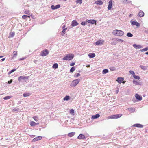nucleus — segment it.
I'll list each match as a JSON object with an SVG mask.
<instances>
[{"mask_svg":"<svg viewBox=\"0 0 148 148\" xmlns=\"http://www.w3.org/2000/svg\"><path fill=\"white\" fill-rule=\"evenodd\" d=\"M112 34L115 36H121L124 35V32L122 30L115 29L113 31Z\"/></svg>","mask_w":148,"mask_h":148,"instance_id":"f257e3e1","label":"nucleus"},{"mask_svg":"<svg viewBox=\"0 0 148 148\" xmlns=\"http://www.w3.org/2000/svg\"><path fill=\"white\" fill-rule=\"evenodd\" d=\"M73 54H68L66 56L64 57L63 58V60H70L73 58Z\"/></svg>","mask_w":148,"mask_h":148,"instance_id":"f03ea898","label":"nucleus"},{"mask_svg":"<svg viewBox=\"0 0 148 148\" xmlns=\"http://www.w3.org/2000/svg\"><path fill=\"white\" fill-rule=\"evenodd\" d=\"M122 115L121 114H119L116 115H113L109 116L107 117L108 119H117L121 117Z\"/></svg>","mask_w":148,"mask_h":148,"instance_id":"7ed1b4c3","label":"nucleus"},{"mask_svg":"<svg viewBox=\"0 0 148 148\" xmlns=\"http://www.w3.org/2000/svg\"><path fill=\"white\" fill-rule=\"evenodd\" d=\"M28 79V77L20 76L18 78V80L21 82H24V81L27 80Z\"/></svg>","mask_w":148,"mask_h":148,"instance_id":"20e7f679","label":"nucleus"},{"mask_svg":"<svg viewBox=\"0 0 148 148\" xmlns=\"http://www.w3.org/2000/svg\"><path fill=\"white\" fill-rule=\"evenodd\" d=\"M49 51L47 49L43 50L41 52L40 55L42 56H45L49 54Z\"/></svg>","mask_w":148,"mask_h":148,"instance_id":"39448f33","label":"nucleus"},{"mask_svg":"<svg viewBox=\"0 0 148 148\" xmlns=\"http://www.w3.org/2000/svg\"><path fill=\"white\" fill-rule=\"evenodd\" d=\"M104 42L103 40H100L95 42V44L97 45H102Z\"/></svg>","mask_w":148,"mask_h":148,"instance_id":"423d86ee","label":"nucleus"},{"mask_svg":"<svg viewBox=\"0 0 148 148\" xmlns=\"http://www.w3.org/2000/svg\"><path fill=\"white\" fill-rule=\"evenodd\" d=\"M42 139V137L40 136H38L34 138L32 140V142H34L40 140Z\"/></svg>","mask_w":148,"mask_h":148,"instance_id":"0eeeda50","label":"nucleus"},{"mask_svg":"<svg viewBox=\"0 0 148 148\" xmlns=\"http://www.w3.org/2000/svg\"><path fill=\"white\" fill-rule=\"evenodd\" d=\"M60 7V5L59 4L55 6L53 5L51 6V8L52 10H55L59 8Z\"/></svg>","mask_w":148,"mask_h":148,"instance_id":"6e6552de","label":"nucleus"},{"mask_svg":"<svg viewBox=\"0 0 148 148\" xmlns=\"http://www.w3.org/2000/svg\"><path fill=\"white\" fill-rule=\"evenodd\" d=\"M87 22L88 23H90L92 24H95L96 25V21L95 20H88Z\"/></svg>","mask_w":148,"mask_h":148,"instance_id":"1a4fd4ad","label":"nucleus"},{"mask_svg":"<svg viewBox=\"0 0 148 148\" xmlns=\"http://www.w3.org/2000/svg\"><path fill=\"white\" fill-rule=\"evenodd\" d=\"M103 3L101 0H97L96 1L95 3V4H96L97 5H102Z\"/></svg>","mask_w":148,"mask_h":148,"instance_id":"9d476101","label":"nucleus"},{"mask_svg":"<svg viewBox=\"0 0 148 148\" xmlns=\"http://www.w3.org/2000/svg\"><path fill=\"white\" fill-rule=\"evenodd\" d=\"M78 138L79 139H85L86 137L84 135L81 134L78 136Z\"/></svg>","mask_w":148,"mask_h":148,"instance_id":"9b49d317","label":"nucleus"},{"mask_svg":"<svg viewBox=\"0 0 148 148\" xmlns=\"http://www.w3.org/2000/svg\"><path fill=\"white\" fill-rule=\"evenodd\" d=\"M131 23L132 25H136L138 27H139L140 25V24L137 21H131Z\"/></svg>","mask_w":148,"mask_h":148,"instance_id":"f8f14e48","label":"nucleus"},{"mask_svg":"<svg viewBox=\"0 0 148 148\" xmlns=\"http://www.w3.org/2000/svg\"><path fill=\"white\" fill-rule=\"evenodd\" d=\"M133 46L136 49H139L143 48V47L142 46L136 44H133Z\"/></svg>","mask_w":148,"mask_h":148,"instance_id":"ddd939ff","label":"nucleus"},{"mask_svg":"<svg viewBox=\"0 0 148 148\" xmlns=\"http://www.w3.org/2000/svg\"><path fill=\"white\" fill-rule=\"evenodd\" d=\"M39 123H36L33 121H31L30 123V125L31 126H34L39 124Z\"/></svg>","mask_w":148,"mask_h":148,"instance_id":"4468645a","label":"nucleus"},{"mask_svg":"<svg viewBox=\"0 0 148 148\" xmlns=\"http://www.w3.org/2000/svg\"><path fill=\"white\" fill-rule=\"evenodd\" d=\"M112 1L110 0L109 2V5L108 7V10H110L112 5Z\"/></svg>","mask_w":148,"mask_h":148,"instance_id":"2eb2a0df","label":"nucleus"},{"mask_svg":"<svg viewBox=\"0 0 148 148\" xmlns=\"http://www.w3.org/2000/svg\"><path fill=\"white\" fill-rule=\"evenodd\" d=\"M144 13L142 10H140L138 14V16L140 17H143L144 16Z\"/></svg>","mask_w":148,"mask_h":148,"instance_id":"dca6fc26","label":"nucleus"},{"mask_svg":"<svg viewBox=\"0 0 148 148\" xmlns=\"http://www.w3.org/2000/svg\"><path fill=\"white\" fill-rule=\"evenodd\" d=\"M134 127H135L138 128H143V125L140 124H134L133 125Z\"/></svg>","mask_w":148,"mask_h":148,"instance_id":"f3484780","label":"nucleus"},{"mask_svg":"<svg viewBox=\"0 0 148 148\" xmlns=\"http://www.w3.org/2000/svg\"><path fill=\"white\" fill-rule=\"evenodd\" d=\"M135 97L139 101H141L142 99V97L139 95L138 94H136L135 95Z\"/></svg>","mask_w":148,"mask_h":148,"instance_id":"a211bd4d","label":"nucleus"},{"mask_svg":"<svg viewBox=\"0 0 148 148\" xmlns=\"http://www.w3.org/2000/svg\"><path fill=\"white\" fill-rule=\"evenodd\" d=\"M124 78L122 77H118L117 78V80H116L119 84H121L122 83V82L123 81Z\"/></svg>","mask_w":148,"mask_h":148,"instance_id":"6ab92c4d","label":"nucleus"},{"mask_svg":"<svg viewBox=\"0 0 148 148\" xmlns=\"http://www.w3.org/2000/svg\"><path fill=\"white\" fill-rule=\"evenodd\" d=\"M100 117V115L97 114H96L95 115H92V116L91 118L92 119H95L97 118H98Z\"/></svg>","mask_w":148,"mask_h":148,"instance_id":"aec40b11","label":"nucleus"},{"mask_svg":"<svg viewBox=\"0 0 148 148\" xmlns=\"http://www.w3.org/2000/svg\"><path fill=\"white\" fill-rule=\"evenodd\" d=\"M88 56L90 58H92L95 56V54L94 53H89Z\"/></svg>","mask_w":148,"mask_h":148,"instance_id":"412c9836","label":"nucleus"},{"mask_svg":"<svg viewBox=\"0 0 148 148\" xmlns=\"http://www.w3.org/2000/svg\"><path fill=\"white\" fill-rule=\"evenodd\" d=\"M31 95V94L30 93L25 92V93H24L23 94V96L24 97H27Z\"/></svg>","mask_w":148,"mask_h":148,"instance_id":"4be33fe9","label":"nucleus"},{"mask_svg":"<svg viewBox=\"0 0 148 148\" xmlns=\"http://www.w3.org/2000/svg\"><path fill=\"white\" fill-rule=\"evenodd\" d=\"M114 40L116 42H123V40H122L118 38L115 39Z\"/></svg>","mask_w":148,"mask_h":148,"instance_id":"5701e85b","label":"nucleus"},{"mask_svg":"<svg viewBox=\"0 0 148 148\" xmlns=\"http://www.w3.org/2000/svg\"><path fill=\"white\" fill-rule=\"evenodd\" d=\"M67 29H63L61 33V35L62 36H63L65 34L66 31Z\"/></svg>","mask_w":148,"mask_h":148,"instance_id":"b1692460","label":"nucleus"},{"mask_svg":"<svg viewBox=\"0 0 148 148\" xmlns=\"http://www.w3.org/2000/svg\"><path fill=\"white\" fill-rule=\"evenodd\" d=\"M70 97L69 96H66L63 99L64 100L67 101L70 99Z\"/></svg>","mask_w":148,"mask_h":148,"instance_id":"393cba45","label":"nucleus"},{"mask_svg":"<svg viewBox=\"0 0 148 148\" xmlns=\"http://www.w3.org/2000/svg\"><path fill=\"white\" fill-rule=\"evenodd\" d=\"M80 79H77L75 80V86L77 85L79 82Z\"/></svg>","mask_w":148,"mask_h":148,"instance_id":"a878e982","label":"nucleus"},{"mask_svg":"<svg viewBox=\"0 0 148 148\" xmlns=\"http://www.w3.org/2000/svg\"><path fill=\"white\" fill-rule=\"evenodd\" d=\"M108 70L107 69H106L103 70V71L102 73L103 74H105L108 73Z\"/></svg>","mask_w":148,"mask_h":148,"instance_id":"bb28decb","label":"nucleus"},{"mask_svg":"<svg viewBox=\"0 0 148 148\" xmlns=\"http://www.w3.org/2000/svg\"><path fill=\"white\" fill-rule=\"evenodd\" d=\"M30 16L27 15H24L22 16V18L23 19H25L27 17L30 18Z\"/></svg>","mask_w":148,"mask_h":148,"instance_id":"cd10ccee","label":"nucleus"},{"mask_svg":"<svg viewBox=\"0 0 148 148\" xmlns=\"http://www.w3.org/2000/svg\"><path fill=\"white\" fill-rule=\"evenodd\" d=\"M58 67V65L56 63H54L53 66V68L56 69Z\"/></svg>","mask_w":148,"mask_h":148,"instance_id":"c85d7f7f","label":"nucleus"},{"mask_svg":"<svg viewBox=\"0 0 148 148\" xmlns=\"http://www.w3.org/2000/svg\"><path fill=\"white\" fill-rule=\"evenodd\" d=\"M68 135L69 137H72L74 135V132H72L71 133H69L68 134Z\"/></svg>","mask_w":148,"mask_h":148,"instance_id":"c756f323","label":"nucleus"},{"mask_svg":"<svg viewBox=\"0 0 148 148\" xmlns=\"http://www.w3.org/2000/svg\"><path fill=\"white\" fill-rule=\"evenodd\" d=\"M13 57H16L17 55V51H15L13 52Z\"/></svg>","mask_w":148,"mask_h":148,"instance_id":"7c9ffc66","label":"nucleus"},{"mask_svg":"<svg viewBox=\"0 0 148 148\" xmlns=\"http://www.w3.org/2000/svg\"><path fill=\"white\" fill-rule=\"evenodd\" d=\"M16 69H14L10 71L9 72H8V75H10V74H11L12 72H13L14 71H15L16 70Z\"/></svg>","mask_w":148,"mask_h":148,"instance_id":"2f4dec72","label":"nucleus"},{"mask_svg":"<svg viewBox=\"0 0 148 148\" xmlns=\"http://www.w3.org/2000/svg\"><path fill=\"white\" fill-rule=\"evenodd\" d=\"M134 78L136 79L139 80L140 79V77L138 76H136L135 75L133 76Z\"/></svg>","mask_w":148,"mask_h":148,"instance_id":"473e14b6","label":"nucleus"},{"mask_svg":"<svg viewBox=\"0 0 148 148\" xmlns=\"http://www.w3.org/2000/svg\"><path fill=\"white\" fill-rule=\"evenodd\" d=\"M127 36L129 37H132L133 36V34L130 32L128 33L127 34Z\"/></svg>","mask_w":148,"mask_h":148,"instance_id":"72a5a7b5","label":"nucleus"},{"mask_svg":"<svg viewBox=\"0 0 148 148\" xmlns=\"http://www.w3.org/2000/svg\"><path fill=\"white\" fill-rule=\"evenodd\" d=\"M11 97H12L10 96H7L5 97L4 98V99L5 100H7V99H10V98H11Z\"/></svg>","mask_w":148,"mask_h":148,"instance_id":"f704fd0d","label":"nucleus"},{"mask_svg":"<svg viewBox=\"0 0 148 148\" xmlns=\"http://www.w3.org/2000/svg\"><path fill=\"white\" fill-rule=\"evenodd\" d=\"M148 50V48L146 47V48H144L141 49V51L142 52H143V51H147Z\"/></svg>","mask_w":148,"mask_h":148,"instance_id":"c9c22d12","label":"nucleus"},{"mask_svg":"<svg viewBox=\"0 0 148 148\" xmlns=\"http://www.w3.org/2000/svg\"><path fill=\"white\" fill-rule=\"evenodd\" d=\"M76 2L77 3H79L80 4H81L82 3V0H77L76 1Z\"/></svg>","mask_w":148,"mask_h":148,"instance_id":"e433bc0d","label":"nucleus"},{"mask_svg":"<svg viewBox=\"0 0 148 148\" xmlns=\"http://www.w3.org/2000/svg\"><path fill=\"white\" fill-rule=\"evenodd\" d=\"M33 118L34 120L36 121H38V118L36 116H34L33 117Z\"/></svg>","mask_w":148,"mask_h":148,"instance_id":"4c0bfd02","label":"nucleus"},{"mask_svg":"<svg viewBox=\"0 0 148 148\" xmlns=\"http://www.w3.org/2000/svg\"><path fill=\"white\" fill-rule=\"evenodd\" d=\"M130 73L133 76L135 75L134 72L130 70Z\"/></svg>","mask_w":148,"mask_h":148,"instance_id":"58836bf2","label":"nucleus"},{"mask_svg":"<svg viewBox=\"0 0 148 148\" xmlns=\"http://www.w3.org/2000/svg\"><path fill=\"white\" fill-rule=\"evenodd\" d=\"M70 72H73L74 71V66H73L70 69Z\"/></svg>","mask_w":148,"mask_h":148,"instance_id":"ea45409f","label":"nucleus"},{"mask_svg":"<svg viewBox=\"0 0 148 148\" xmlns=\"http://www.w3.org/2000/svg\"><path fill=\"white\" fill-rule=\"evenodd\" d=\"M140 66L141 68L142 69L145 70L146 69V67H145V66H143L142 65H140Z\"/></svg>","mask_w":148,"mask_h":148,"instance_id":"a19ab883","label":"nucleus"},{"mask_svg":"<svg viewBox=\"0 0 148 148\" xmlns=\"http://www.w3.org/2000/svg\"><path fill=\"white\" fill-rule=\"evenodd\" d=\"M70 114H72L74 113V110L73 109H72L70 110Z\"/></svg>","mask_w":148,"mask_h":148,"instance_id":"79ce46f5","label":"nucleus"},{"mask_svg":"<svg viewBox=\"0 0 148 148\" xmlns=\"http://www.w3.org/2000/svg\"><path fill=\"white\" fill-rule=\"evenodd\" d=\"M18 110H19L18 108H17V109L14 108V109H13V111H14L18 112Z\"/></svg>","mask_w":148,"mask_h":148,"instance_id":"37998d69","label":"nucleus"},{"mask_svg":"<svg viewBox=\"0 0 148 148\" xmlns=\"http://www.w3.org/2000/svg\"><path fill=\"white\" fill-rule=\"evenodd\" d=\"M15 35V33L14 32H12L10 36L11 37H13Z\"/></svg>","mask_w":148,"mask_h":148,"instance_id":"c03bdc74","label":"nucleus"},{"mask_svg":"<svg viewBox=\"0 0 148 148\" xmlns=\"http://www.w3.org/2000/svg\"><path fill=\"white\" fill-rule=\"evenodd\" d=\"M74 82V80L72 81V83L70 85V86L71 87L74 86V84L73 83Z\"/></svg>","mask_w":148,"mask_h":148,"instance_id":"a18cd8bd","label":"nucleus"},{"mask_svg":"<svg viewBox=\"0 0 148 148\" xmlns=\"http://www.w3.org/2000/svg\"><path fill=\"white\" fill-rule=\"evenodd\" d=\"M12 82V79H11L10 80V81H9L8 82V83L9 84H11Z\"/></svg>","mask_w":148,"mask_h":148,"instance_id":"49530a36","label":"nucleus"},{"mask_svg":"<svg viewBox=\"0 0 148 148\" xmlns=\"http://www.w3.org/2000/svg\"><path fill=\"white\" fill-rule=\"evenodd\" d=\"M116 42L115 41V42H112L111 43V44H112V45H115L116 44Z\"/></svg>","mask_w":148,"mask_h":148,"instance_id":"de8ad7c7","label":"nucleus"},{"mask_svg":"<svg viewBox=\"0 0 148 148\" xmlns=\"http://www.w3.org/2000/svg\"><path fill=\"white\" fill-rule=\"evenodd\" d=\"M25 58V57H24V58H21L19 59V60H20V61L22 60H24V59H25V58Z\"/></svg>","mask_w":148,"mask_h":148,"instance_id":"09e8293b","label":"nucleus"},{"mask_svg":"<svg viewBox=\"0 0 148 148\" xmlns=\"http://www.w3.org/2000/svg\"><path fill=\"white\" fill-rule=\"evenodd\" d=\"M71 25L72 26H74V20L72 21Z\"/></svg>","mask_w":148,"mask_h":148,"instance_id":"8fccbe9b","label":"nucleus"},{"mask_svg":"<svg viewBox=\"0 0 148 148\" xmlns=\"http://www.w3.org/2000/svg\"><path fill=\"white\" fill-rule=\"evenodd\" d=\"M78 25V23L75 20V26H77Z\"/></svg>","mask_w":148,"mask_h":148,"instance_id":"3c124183","label":"nucleus"},{"mask_svg":"<svg viewBox=\"0 0 148 148\" xmlns=\"http://www.w3.org/2000/svg\"><path fill=\"white\" fill-rule=\"evenodd\" d=\"M85 23L84 22H82V23H81V24L82 25H85Z\"/></svg>","mask_w":148,"mask_h":148,"instance_id":"603ef678","label":"nucleus"},{"mask_svg":"<svg viewBox=\"0 0 148 148\" xmlns=\"http://www.w3.org/2000/svg\"><path fill=\"white\" fill-rule=\"evenodd\" d=\"M29 13V11H25V14H28V13Z\"/></svg>","mask_w":148,"mask_h":148,"instance_id":"864d4df0","label":"nucleus"},{"mask_svg":"<svg viewBox=\"0 0 148 148\" xmlns=\"http://www.w3.org/2000/svg\"><path fill=\"white\" fill-rule=\"evenodd\" d=\"M70 65L71 66H74V62H72L70 64Z\"/></svg>","mask_w":148,"mask_h":148,"instance_id":"5fc2aeb1","label":"nucleus"},{"mask_svg":"<svg viewBox=\"0 0 148 148\" xmlns=\"http://www.w3.org/2000/svg\"><path fill=\"white\" fill-rule=\"evenodd\" d=\"M66 26L65 25H64L62 26V29H67L66 28H65Z\"/></svg>","mask_w":148,"mask_h":148,"instance_id":"6e6d98bb","label":"nucleus"},{"mask_svg":"<svg viewBox=\"0 0 148 148\" xmlns=\"http://www.w3.org/2000/svg\"><path fill=\"white\" fill-rule=\"evenodd\" d=\"M145 32H147L148 33V29H147L145 30Z\"/></svg>","mask_w":148,"mask_h":148,"instance_id":"4d7b16f0","label":"nucleus"},{"mask_svg":"<svg viewBox=\"0 0 148 148\" xmlns=\"http://www.w3.org/2000/svg\"><path fill=\"white\" fill-rule=\"evenodd\" d=\"M80 75L79 73H78L76 75V77H77L78 76H80Z\"/></svg>","mask_w":148,"mask_h":148,"instance_id":"13d9d810","label":"nucleus"},{"mask_svg":"<svg viewBox=\"0 0 148 148\" xmlns=\"http://www.w3.org/2000/svg\"><path fill=\"white\" fill-rule=\"evenodd\" d=\"M5 58H2V59H1V60L2 61H3L5 60Z\"/></svg>","mask_w":148,"mask_h":148,"instance_id":"bf43d9fd","label":"nucleus"},{"mask_svg":"<svg viewBox=\"0 0 148 148\" xmlns=\"http://www.w3.org/2000/svg\"><path fill=\"white\" fill-rule=\"evenodd\" d=\"M133 15L132 14H130V15H129V17H131V16H132Z\"/></svg>","mask_w":148,"mask_h":148,"instance_id":"052dcab7","label":"nucleus"},{"mask_svg":"<svg viewBox=\"0 0 148 148\" xmlns=\"http://www.w3.org/2000/svg\"><path fill=\"white\" fill-rule=\"evenodd\" d=\"M90 66L89 65H88L86 66V67H88V68L90 67Z\"/></svg>","mask_w":148,"mask_h":148,"instance_id":"680f3d73","label":"nucleus"},{"mask_svg":"<svg viewBox=\"0 0 148 148\" xmlns=\"http://www.w3.org/2000/svg\"><path fill=\"white\" fill-rule=\"evenodd\" d=\"M3 57V56H0V58H2Z\"/></svg>","mask_w":148,"mask_h":148,"instance_id":"e2e57ef3","label":"nucleus"},{"mask_svg":"<svg viewBox=\"0 0 148 148\" xmlns=\"http://www.w3.org/2000/svg\"><path fill=\"white\" fill-rule=\"evenodd\" d=\"M145 54L146 55H148V51L145 53Z\"/></svg>","mask_w":148,"mask_h":148,"instance_id":"0e129e2a","label":"nucleus"},{"mask_svg":"<svg viewBox=\"0 0 148 148\" xmlns=\"http://www.w3.org/2000/svg\"><path fill=\"white\" fill-rule=\"evenodd\" d=\"M122 82H123L122 83H125V81H122Z\"/></svg>","mask_w":148,"mask_h":148,"instance_id":"69168bd1","label":"nucleus"},{"mask_svg":"<svg viewBox=\"0 0 148 148\" xmlns=\"http://www.w3.org/2000/svg\"><path fill=\"white\" fill-rule=\"evenodd\" d=\"M135 82V81L134 80L133 81V82L134 83Z\"/></svg>","mask_w":148,"mask_h":148,"instance_id":"338daca9","label":"nucleus"}]
</instances>
